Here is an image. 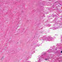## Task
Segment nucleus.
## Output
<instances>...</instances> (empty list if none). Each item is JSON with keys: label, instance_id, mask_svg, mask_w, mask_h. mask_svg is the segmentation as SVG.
<instances>
[{"label": "nucleus", "instance_id": "6e6552de", "mask_svg": "<svg viewBox=\"0 0 62 62\" xmlns=\"http://www.w3.org/2000/svg\"><path fill=\"white\" fill-rule=\"evenodd\" d=\"M39 46V45L38 46Z\"/></svg>", "mask_w": 62, "mask_h": 62}, {"label": "nucleus", "instance_id": "423d86ee", "mask_svg": "<svg viewBox=\"0 0 62 62\" xmlns=\"http://www.w3.org/2000/svg\"><path fill=\"white\" fill-rule=\"evenodd\" d=\"M27 62H31L30 61H28Z\"/></svg>", "mask_w": 62, "mask_h": 62}, {"label": "nucleus", "instance_id": "0eeeda50", "mask_svg": "<svg viewBox=\"0 0 62 62\" xmlns=\"http://www.w3.org/2000/svg\"><path fill=\"white\" fill-rule=\"evenodd\" d=\"M4 58V57H2V58Z\"/></svg>", "mask_w": 62, "mask_h": 62}, {"label": "nucleus", "instance_id": "39448f33", "mask_svg": "<svg viewBox=\"0 0 62 62\" xmlns=\"http://www.w3.org/2000/svg\"><path fill=\"white\" fill-rule=\"evenodd\" d=\"M47 59H45V60H47Z\"/></svg>", "mask_w": 62, "mask_h": 62}, {"label": "nucleus", "instance_id": "20e7f679", "mask_svg": "<svg viewBox=\"0 0 62 62\" xmlns=\"http://www.w3.org/2000/svg\"><path fill=\"white\" fill-rule=\"evenodd\" d=\"M53 48H54V47H55V46H53Z\"/></svg>", "mask_w": 62, "mask_h": 62}, {"label": "nucleus", "instance_id": "7ed1b4c3", "mask_svg": "<svg viewBox=\"0 0 62 62\" xmlns=\"http://www.w3.org/2000/svg\"><path fill=\"white\" fill-rule=\"evenodd\" d=\"M53 30H55L56 29V28H55V27H53Z\"/></svg>", "mask_w": 62, "mask_h": 62}, {"label": "nucleus", "instance_id": "f257e3e1", "mask_svg": "<svg viewBox=\"0 0 62 62\" xmlns=\"http://www.w3.org/2000/svg\"><path fill=\"white\" fill-rule=\"evenodd\" d=\"M43 39V40H45L46 41H53V40H54V38H52L51 36H49L47 38L44 36Z\"/></svg>", "mask_w": 62, "mask_h": 62}, {"label": "nucleus", "instance_id": "f03ea898", "mask_svg": "<svg viewBox=\"0 0 62 62\" xmlns=\"http://www.w3.org/2000/svg\"><path fill=\"white\" fill-rule=\"evenodd\" d=\"M51 52H53L52 51V50H48L47 51L48 53H51Z\"/></svg>", "mask_w": 62, "mask_h": 62}, {"label": "nucleus", "instance_id": "9b49d317", "mask_svg": "<svg viewBox=\"0 0 62 62\" xmlns=\"http://www.w3.org/2000/svg\"><path fill=\"white\" fill-rule=\"evenodd\" d=\"M54 39H55V37H54Z\"/></svg>", "mask_w": 62, "mask_h": 62}, {"label": "nucleus", "instance_id": "1a4fd4ad", "mask_svg": "<svg viewBox=\"0 0 62 62\" xmlns=\"http://www.w3.org/2000/svg\"><path fill=\"white\" fill-rule=\"evenodd\" d=\"M61 53H62V51H61Z\"/></svg>", "mask_w": 62, "mask_h": 62}, {"label": "nucleus", "instance_id": "9d476101", "mask_svg": "<svg viewBox=\"0 0 62 62\" xmlns=\"http://www.w3.org/2000/svg\"><path fill=\"white\" fill-rule=\"evenodd\" d=\"M44 54H45V53H43Z\"/></svg>", "mask_w": 62, "mask_h": 62}]
</instances>
